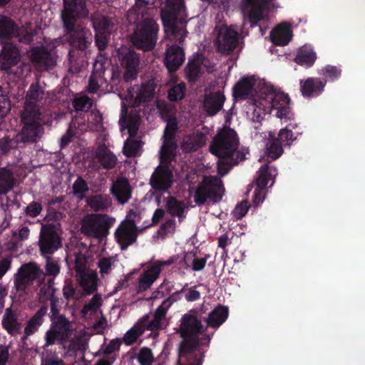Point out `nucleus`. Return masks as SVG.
I'll return each mask as SVG.
<instances>
[{
  "label": "nucleus",
  "mask_w": 365,
  "mask_h": 365,
  "mask_svg": "<svg viewBox=\"0 0 365 365\" xmlns=\"http://www.w3.org/2000/svg\"><path fill=\"white\" fill-rule=\"evenodd\" d=\"M98 319V321L93 324V329L97 334H101L106 328L108 323L106 319L101 315Z\"/></svg>",
  "instance_id": "nucleus-59"
},
{
  "label": "nucleus",
  "mask_w": 365,
  "mask_h": 365,
  "mask_svg": "<svg viewBox=\"0 0 365 365\" xmlns=\"http://www.w3.org/2000/svg\"><path fill=\"white\" fill-rule=\"evenodd\" d=\"M98 158L106 168H112L116 163L115 156L107 148H102L98 152Z\"/></svg>",
  "instance_id": "nucleus-45"
},
{
  "label": "nucleus",
  "mask_w": 365,
  "mask_h": 365,
  "mask_svg": "<svg viewBox=\"0 0 365 365\" xmlns=\"http://www.w3.org/2000/svg\"><path fill=\"white\" fill-rule=\"evenodd\" d=\"M239 34L232 26L217 25L213 31V43L216 49L222 53L229 54L237 46Z\"/></svg>",
  "instance_id": "nucleus-14"
},
{
  "label": "nucleus",
  "mask_w": 365,
  "mask_h": 365,
  "mask_svg": "<svg viewBox=\"0 0 365 365\" xmlns=\"http://www.w3.org/2000/svg\"><path fill=\"white\" fill-rule=\"evenodd\" d=\"M270 38L275 45H287L292 38V31L289 24L287 23L279 24L272 31Z\"/></svg>",
  "instance_id": "nucleus-31"
},
{
  "label": "nucleus",
  "mask_w": 365,
  "mask_h": 365,
  "mask_svg": "<svg viewBox=\"0 0 365 365\" xmlns=\"http://www.w3.org/2000/svg\"><path fill=\"white\" fill-rule=\"evenodd\" d=\"M106 71L105 63L102 59H98L93 64V71L89 79L88 90L90 93H96L99 87L105 82L103 73Z\"/></svg>",
  "instance_id": "nucleus-30"
},
{
  "label": "nucleus",
  "mask_w": 365,
  "mask_h": 365,
  "mask_svg": "<svg viewBox=\"0 0 365 365\" xmlns=\"http://www.w3.org/2000/svg\"><path fill=\"white\" fill-rule=\"evenodd\" d=\"M120 346V341L118 339H113L103 349V353L108 354H111L119 349Z\"/></svg>",
  "instance_id": "nucleus-60"
},
{
  "label": "nucleus",
  "mask_w": 365,
  "mask_h": 365,
  "mask_svg": "<svg viewBox=\"0 0 365 365\" xmlns=\"http://www.w3.org/2000/svg\"><path fill=\"white\" fill-rule=\"evenodd\" d=\"M43 91L37 83L31 84L27 93L24 111L34 112L37 110L39 112L36 104L43 98Z\"/></svg>",
  "instance_id": "nucleus-33"
},
{
  "label": "nucleus",
  "mask_w": 365,
  "mask_h": 365,
  "mask_svg": "<svg viewBox=\"0 0 365 365\" xmlns=\"http://www.w3.org/2000/svg\"><path fill=\"white\" fill-rule=\"evenodd\" d=\"M46 345H51L56 341L61 342L65 347L71 350L81 349L86 339L77 334L73 324L64 317H59L53 322L51 328L46 334Z\"/></svg>",
  "instance_id": "nucleus-6"
},
{
  "label": "nucleus",
  "mask_w": 365,
  "mask_h": 365,
  "mask_svg": "<svg viewBox=\"0 0 365 365\" xmlns=\"http://www.w3.org/2000/svg\"><path fill=\"white\" fill-rule=\"evenodd\" d=\"M230 243V239L227 235H222L218 238V246L222 249H225V247Z\"/></svg>",
  "instance_id": "nucleus-64"
},
{
  "label": "nucleus",
  "mask_w": 365,
  "mask_h": 365,
  "mask_svg": "<svg viewBox=\"0 0 365 365\" xmlns=\"http://www.w3.org/2000/svg\"><path fill=\"white\" fill-rule=\"evenodd\" d=\"M116 262V257H102L98 262V267L102 276L110 272L112 268Z\"/></svg>",
  "instance_id": "nucleus-49"
},
{
  "label": "nucleus",
  "mask_w": 365,
  "mask_h": 365,
  "mask_svg": "<svg viewBox=\"0 0 365 365\" xmlns=\"http://www.w3.org/2000/svg\"><path fill=\"white\" fill-rule=\"evenodd\" d=\"M185 9L181 0H169L161 11V18L166 36L171 41L181 42L186 36L182 16Z\"/></svg>",
  "instance_id": "nucleus-7"
},
{
  "label": "nucleus",
  "mask_w": 365,
  "mask_h": 365,
  "mask_svg": "<svg viewBox=\"0 0 365 365\" xmlns=\"http://www.w3.org/2000/svg\"><path fill=\"white\" fill-rule=\"evenodd\" d=\"M185 86L180 83L171 87L168 91V98L170 101H179L185 96Z\"/></svg>",
  "instance_id": "nucleus-50"
},
{
  "label": "nucleus",
  "mask_w": 365,
  "mask_h": 365,
  "mask_svg": "<svg viewBox=\"0 0 365 365\" xmlns=\"http://www.w3.org/2000/svg\"><path fill=\"white\" fill-rule=\"evenodd\" d=\"M9 359V350L6 346L0 347V365H6Z\"/></svg>",
  "instance_id": "nucleus-63"
},
{
  "label": "nucleus",
  "mask_w": 365,
  "mask_h": 365,
  "mask_svg": "<svg viewBox=\"0 0 365 365\" xmlns=\"http://www.w3.org/2000/svg\"><path fill=\"white\" fill-rule=\"evenodd\" d=\"M175 155L170 153H160V165L150 178V185L153 189L165 192L172 186L174 175L171 163Z\"/></svg>",
  "instance_id": "nucleus-9"
},
{
  "label": "nucleus",
  "mask_w": 365,
  "mask_h": 365,
  "mask_svg": "<svg viewBox=\"0 0 365 365\" xmlns=\"http://www.w3.org/2000/svg\"><path fill=\"white\" fill-rule=\"evenodd\" d=\"M200 297V294L198 291L195 289H189L185 293V297L187 301L192 302L198 299Z\"/></svg>",
  "instance_id": "nucleus-62"
},
{
  "label": "nucleus",
  "mask_w": 365,
  "mask_h": 365,
  "mask_svg": "<svg viewBox=\"0 0 365 365\" xmlns=\"http://www.w3.org/2000/svg\"><path fill=\"white\" fill-rule=\"evenodd\" d=\"M60 239L54 228L50 225L43 226L39 240L41 252L43 255L51 254L60 247Z\"/></svg>",
  "instance_id": "nucleus-24"
},
{
  "label": "nucleus",
  "mask_w": 365,
  "mask_h": 365,
  "mask_svg": "<svg viewBox=\"0 0 365 365\" xmlns=\"http://www.w3.org/2000/svg\"><path fill=\"white\" fill-rule=\"evenodd\" d=\"M92 22L96 31V45L103 50L107 46L108 36L115 29L114 23L105 16L94 17Z\"/></svg>",
  "instance_id": "nucleus-22"
},
{
  "label": "nucleus",
  "mask_w": 365,
  "mask_h": 365,
  "mask_svg": "<svg viewBox=\"0 0 365 365\" xmlns=\"http://www.w3.org/2000/svg\"><path fill=\"white\" fill-rule=\"evenodd\" d=\"M102 298L100 294L94 295L92 299L86 303L81 310L82 317L86 319L98 318L102 315L101 307Z\"/></svg>",
  "instance_id": "nucleus-35"
},
{
  "label": "nucleus",
  "mask_w": 365,
  "mask_h": 365,
  "mask_svg": "<svg viewBox=\"0 0 365 365\" xmlns=\"http://www.w3.org/2000/svg\"><path fill=\"white\" fill-rule=\"evenodd\" d=\"M234 96L249 99L247 114L254 122H261L272 109L281 120L288 122L294 118L288 96L264 79L243 78L234 87Z\"/></svg>",
  "instance_id": "nucleus-1"
},
{
  "label": "nucleus",
  "mask_w": 365,
  "mask_h": 365,
  "mask_svg": "<svg viewBox=\"0 0 365 365\" xmlns=\"http://www.w3.org/2000/svg\"><path fill=\"white\" fill-rule=\"evenodd\" d=\"M133 212H130L126 219L119 225L115 231V238L121 249H126L134 242L137 237V230Z\"/></svg>",
  "instance_id": "nucleus-20"
},
{
  "label": "nucleus",
  "mask_w": 365,
  "mask_h": 365,
  "mask_svg": "<svg viewBox=\"0 0 365 365\" xmlns=\"http://www.w3.org/2000/svg\"><path fill=\"white\" fill-rule=\"evenodd\" d=\"M275 6L274 0H245L242 6L245 21L247 20L254 26L264 19L270 8Z\"/></svg>",
  "instance_id": "nucleus-17"
},
{
  "label": "nucleus",
  "mask_w": 365,
  "mask_h": 365,
  "mask_svg": "<svg viewBox=\"0 0 365 365\" xmlns=\"http://www.w3.org/2000/svg\"><path fill=\"white\" fill-rule=\"evenodd\" d=\"M158 31V25L153 19H144L137 25L132 42L138 48L151 50L156 43Z\"/></svg>",
  "instance_id": "nucleus-12"
},
{
  "label": "nucleus",
  "mask_w": 365,
  "mask_h": 365,
  "mask_svg": "<svg viewBox=\"0 0 365 365\" xmlns=\"http://www.w3.org/2000/svg\"><path fill=\"white\" fill-rule=\"evenodd\" d=\"M115 221L114 217L107 215H87L82 220L81 230L89 237L101 239L108 234Z\"/></svg>",
  "instance_id": "nucleus-11"
},
{
  "label": "nucleus",
  "mask_w": 365,
  "mask_h": 365,
  "mask_svg": "<svg viewBox=\"0 0 365 365\" xmlns=\"http://www.w3.org/2000/svg\"><path fill=\"white\" fill-rule=\"evenodd\" d=\"M205 136L197 133L185 136L182 140L181 148L185 152H191L205 145Z\"/></svg>",
  "instance_id": "nucleus-38"
},
{
  "label": "nucleus",
  "mask_w": 365,
  "mask_h": 365,
  "mask_svg": "<svg viewBox=\"0 0 365 365\" xmlns=\"http://www.w3.org/2000/svg\"><path fill=\"white\" fill-rule=\"evenodd\" d=\"M224 195L222 180L217 177H205L203 181L196 190L194 195L195 202L202 205L207 199L213 202L220 201Z\"/></svg>",
  "instance_id": "nucleus-15"
},
{
  "label": "nucleus",
  "mask_w": 365,
  "mask_h": 365,
  "mask_svg": "<svg viewBox=\"0 0 365 365\" xmlns=\"http://www.w3.org/2000/svg\"><path fill=\"white\" fill-rule=\"evenodd\" d=\"M278 137L281 143H284L289 145L297 138L292 131L287 128L279 130Z\"/></svg>",
  "instance_id": "nucleus-55"
},
{
  "label": "nucleus",
  "mask_w": 365,
  "mask_h": 365,
  "mask_svg": "<svg viewBox=\"0 0 365 365\" xmlns=\"http://www.w3.org/2000/svg\"><path fill=\"white\" fill-rule=\"evenodd\" d=\"M39 112L23 111L21 120L24 123L22 135L26 140L34 141L41 133V126L39 122Z\"/></svg>",
  "instance_id": "nucleus-21"
},
{
  "label": "nucleus",
  "mask_w": 365,
  "mask_h": 365,
  "mask_svg": "<svg viewBox=\"0 0 365 365\" xmlns=\"http://www.w3.org/2000/svg\"><path fill=\"white\" fill-rule=\"evenodd\" d=\"M238 138L231 128H223L214 138L210 150L219 158L217 170L220 175H225L234 165L245 158L247 150H238Z\"/></svg>",
  "instance_id": "nucleus-4"
},
{
  "label": "nucleus",
  "mask_w": 365,
  "mask_h": 365,
  "mask_svg": "<svg viewBox=\"0 0 365 365\" xmlns=\"http://www.w3.org/2000/svg\"><path fill=\"white\" fill-rule=\"evenodd\" d=\"M173 262V258L168 260H160L154 262L140 275L138 279V290L143 291L148 289L158 278L163 267L170 265Z\"/></svg>",
  "instance_id": "nucleus-23"
},
{
  "label": "nucleus",
  "mask_w": 365,
  "mask_h": 365,
  "mask_svg": "<svg viewBox=\"0 0 365 365\" xmlns=\"http://www.w3.org/2000/svg\"><path fill=\"white\" fill-rule=\"evenodd\" d=\"M320 74L324 76L326 81H334L339 77L340 70L334 66H327L321 70Z\"/></svg>",
  "instance_id": "nucleus-53"
},
{
  "label": "nucleus",
  "mask_w": 365,
  "mask_h": 365,
  "mask_svg": "<svg viewBox=\"0 0 365 365\" xmlns=\"http://www.w3.org/2000/svg\"><path fill=\"white\" fill-rule=\"evenodd\" d=\"M11 109L10 101L5 92L0 87V118L6 116Z\"/></svg>",
  "instance_id": "nucleus-52"
},
{
  "label": "nucleus",
  "mask_w": 365,
  "mask_h": 365,
  "mask_svg": "<svg viewBox=\"0 0 365 365\" xmlns=\"http://www.w3.org/2000/svg\"><path fill=\"white\" fill-rule=\"evenodd\" d=\"M170 306V303L168 301H164L157 309L151 320L148 315L143 316L124 334V343L127 345L133 344L145 329L155 330L162 328L165 324V314Z\"/></svg>",
  "instance_id": "nucleus-8"
},
{
  "label": "nucleus",
  "mask_w": 365,
  "mask_h": 365,
  "mask_svg": "<svg viewBox=\"0 0 365 365\" xmlns=\"http://www.w3.org/2000/svg\"><path fill=\"white\" fill-rule=\"evenodd\" d=\"M31 59L39 69H48L56 63L55 54L48 52L43 47L33 48Z\"/></svg>",
  "instance_id": "nucleus-25"
},
{
  "label": "nucleus",
  "mask_w": 365,
  "mask_h": 365,
  "mask_svg": "<svg viewBox=\"0 0 365 365\" xmlns=\"http://www.w3.org/2000/svg\"><path fill=\"white\" fill-rule=\"evenodd\" d=\"M73 105L76 110H84L88 109L91 106L92 101L87 96L79 95L74 98Z\"/></svg>",
  "instance_id": "nucleus-51"
},
{
  "label": "nucleus",
  "mask_w": 365,
  "mask_h": 365,
  "mask_svg": "<svg viewBox=\"0 0 365 365\" xmlns=\"http://www.w3.org/2000/svg\"><path fill=\"white\" fill-rule=\"evenodd\" d=\"M166 208L173 215L178 216L180 218L183 217L185 205L181 202L176 200L170 197L166 201Z\"/></svg>",
  "instance_id": "nucleus-47"
},
{
  "label": "nucleus",
  "mask_w": 365,
  "mask_h": 365,
  "mask_svg": "<svg viewBox=\"0 0 365 365\" xmlns=\"http://www.w3.org/2000/svg\"><path fill=\"white\" fill-rule=\"evenodd\" d=\"M225 100V96L220 90L207 91L203 101L204 108L209 115H215L222 109Z\"/></svg>",
  "instance_id": "nucleus-26"
},
{
  "label": "nucleus",
  "mask_w": 365,
  "mask_h": 365,
  "mask_svg": "<svg viewBox=\"0 0 365 365\" xmlns=\"http://www.w3.org/2000/svg\"><path fill=\"white\" fill-rule=\"evenodd\" d=\"M88 189L86 182L81 178H78L73 185V193L79 198L83 197Z\"/></svg>",
  "instance_id": "nucleus-54"
},
{
  "label": "nucleus",
  "mask_w": 365,
  "mask_h": 365,
  "mask_svg": "<svg viewBox=\"0 0 365 365\" xmlns=\"http://www.w3.org/2000/svg\"><path fill=\"white\" fill-rule=\"evenodd\" d=\"M44 277V273L36 264L29 263L23 265L15 276V294L19 298L21 297L33 280L38 279L41 282Z\"/></svg>",
  "instance_id": "nucleus-16"
},
{
  "label": "nucleus",
  "mask_w": 365,
  "mask_h": 365,
  "mask_svg": "<svg viewBox=\"0 0 365 365\" xmlns=\"http://www.w3.org/2000/svg\"><path fill=\"white\" fill-rule=\"evenodd\" d=\"M46 309L41 308L37 313L29 321L26 328L25 334L29 336L34 334L42 323L43 317L46 314Z\"/></svg>",
  "instance_id": "nucleus-43"
},
{
  "label": "nucleus",
  "mask_w": 365,
  "mask_h": 365,
  "mask_svg": "<svg viewBox=\"0 0 365 365\" xmlns=\"http://www.w3.org/2000/svg\"><path fill=\"white\" fill-rule=\"evenodd\" d=\"M2 324L4 329L12 334L19 333L21 329V322L19 319L17 314L10 309H6L2 319Z\"/></svg>",
  "instance_id": "nucleus-36"
},
{
  "label": "nucleus",
  "mask_w": 365,
  "mask_h": 365,
  "mask_svg": "<svg viewBox=\"0 0 365 365\" xmlns=\"http://www.w3.org/2000/svg\"><path fill=\"white\" fill-rule=\"evenodd\" d=\"M155 93V83L153 80H149L147 83L142 84L141 86L132 87L128 89L126 93L122 99V110L119 123L121 127L123 135L126 131L129 138L124 143V153L128 156H135L138 155L142 146V143L137 139L133 138L136 135L140 125V117L138 114H132L126 117V106L135 107L138 105L148 102L153 99Z\"/></svg>",
  "instance_id": "nucleus-2"
},
{
  "label": "nucleus",
  "mask_w": 365,
  "mask_h": 365,
  "mask_svg": "<svg viewBox=\"0 0 365 365\" xmlns=\"http://www.w3.org/2000/svg\"><path fill=\"white\" fill-rule=\"evenodd\" d=\"M177 121L175 118H170L167 121V125L163 135V143L160 153L175 155L177 145L173 141V137L177 129Z\"/></svg>",
  "instance_id": "nucleus-28"
},
{
  "label": "nucleus",
  "mask_w": 365,
  "mask_h": 365,
  "mask_svg": "<svg viewBox=\"0 0 365 365\" xmlns=\"http://www.w3.org/2000/svg\"><path fill=\"white\" fill-rule=\"evenodd\" d=\"M11 259L4 258L0 260V279L11 267Z\"/></svg>",
  "instance_id": "nucleus-61"
},
{
  "label": "nucleus",
  "mask_w": 365,
  "mask_h": 365,
  "mask_svg": "<svg viewBox=\"0 0 365 365\" xmlns=\"http://www.w3.org/2000/svg\"><path fill=\"white\" fill-rule=\"evenodd\" d=\"M184 53L178 46H169L165 53V64L170 72L178 69L184 61Z\"/></svg>",
  "instance_id": "nucleus-29"
},
{
  "label": "nucleus",
  "mask_w": 365,
  "mask_h": 365,
  "mask_svg": "<svg viewBox=\"0 0 365 365\" xmlns=\"http://www.w3.org/2000/svg\"><path fill=\"white\" fill-rule=\"evenodd\" d=\"M46 269L47 274L53 277H56L60 271V267L58 262L52 259H48Z\"/></svg>",
  "instance_id": "nucleus-57"
},
{
  "label": "nucleus",
  "mask_w": 365,
  "mask_h": 365,
  "mask_svg": "<svg viewBox=\"0 0 365 365\" xmlns=\"http://www.w3.org/2000/svg\"><path fill=\"white\" fill-rule=\"evenodd\" d=\"M111 192L121 204L127 202L131 196L130 185L128 180L124 178H119L113 183Z\"/></svg>",
  "instance_id": "nucleus-32"
},
{
  "label": "nucleus",
  "mask_w": 365,
  "mask_h": 365,
  "mask_svg": "<svg viewBox=\"0 0 365 365\" xmlns=\"http://www.w3.org/2000/svg\"><path fill=\"white\" fill-rule=\"evenodd\" d=\"M88 205L93 210H103L111 206L112 201L106 195H98L87 199Z\"/></svg>",
  "instance_id": "nucleus-41"
},
{
  "label": "nucleus",
  "mask_w": 365,
  "mask_h": 365,
  "mask_svg": "<svg viewBox=\"0 0 365 365\" xmlns=\"http://www.w3.org/2000/svg\"><path fill=\"white\" fill-rule=\"evenodd\" d=\"M266 155L272 160L277 159L283 153L281 143L278 138L269 135L266 143Z\"/></svg>",
  "instance_id": "nucleus-42"
},
{
  "label": "nucleus",
  "mask_w": 365,
  "mask_h": 365,
  "mask_svg": "<svg viewBox=\"0 0 365 365\" xmlns=\"http://www.w3.org/2000/svg\"><path fill=\"white\" fill-rule=\"evenodd\" d=\"M317 58L316 53L310 46L305 45L300 48L295 57V62L302 66H310Z\"/></svg>",
  "instance_id": "nucleus-39"
},
{
  "label": "nucleus",
  "mask_w": 365,
  "mask_h": 365,
  "mask_svg": "<svg viewBox=\"0 0 365 365\" xmlns=\"http://www.w3.org/2000/svg\"><path fill=\"white\" fill-rule=\"evenodd\" d=\"M227 317V307L218 306L209 314L207 319V327L217 329L225 322Z\"/></svg>",
  "instance_id": "nucleus-37"
},
{
  "label": "nucleus",
  "mask_w": 365,
  "mask_h": 365,
  "mask_svg": "<svg viewBox=\"0 0 365 365\" xmlns=\"http://www.w3.org/2000/svg\"><path fill=\"white\" fill-rule=\"evenodd\" d=\"M19 61L20 53L18 48L11 43L6 44L0 54V69H10L16 66Z\"/></svg>",
  "instance_id": "nucleus-27"
},
{
  "label": "nucleus",
  "mask_w": 365,
  "mask_h": 365,
  "mask_svg": "<svg viewBox=\"0 0 365 365\" xmlns=\"http://www.w3.org/2000/svg\"><path fill=\"white\" fill-rule=\"evenodd\" d=\"M277 175V170L274 168L268 167L266 164L259 168L257 179V188L253 197L255 205H258L263 201L265 195L264 188L273 185V180Z\"/></svg>",
  "instance_id": "nucleus-19"
},
{
  "label": "nucleus",
  "mask_w": 365,
  "mask_h": 365,
  "mask_svg": "<svg viewBox=\"0 0 365 365\" xmlns=\"http://www.w3.org/2000/svg\"><path fill=\"white\" fill-rule=\"evenodd\" d=\"M15 26L14 22L6 16H0V36L11 37L14 34Z\"/></svg>",
  "instance_id": "nucleus-48"
},
{
  "label": "nucleus",
  "mask_w": 365,
  "mask_h": 365,
  "mask_svg": "<svg viewBox=\"0 0 365 365\" xmlns=\"http://www.w3.org/2000/svg\"><path fill=\"white\" fill-rule=\"evenodd\" d=\"M130 358L136 359L140 365H152L154 360L151 350L147 347L140 349L138 352L133 351Z\"/></svg>",
  "instance_id": "nucleus-44"
},
{
  "label": "nucleus",
  "mask_w": 365,
  "mask_h": 365,
  "mask_svg": "<svg viewBox=\"0 0 365 365\" xmlns=\"http://www.w3.org/2000/svg\"><path fill=\"white\" fill-rule=\"evenodd\" d=\"M64 9L61 12V19L66 31L70 33L71 44L78 49H85L91 42V33L86 29H75L76 18L86 17L88 10L83 0H63Z\"/></svg>",
  "instance_id": "nucleus-5"
},
{
  "label": "nucleus",
  "mask_w": 365,
  "mask_h": 365,
  "mask_svg": "<svg viewBox=\"0 0 365 365\" xmlns=\"http://www.w3.org/2000/svg\"><path fill=\"white\" fill-rule=\"evenodd\" d=\"M75 257V269L79 285L85 293L89 294L95 292L98 285V276L96 271L86 268L87 259L82 252L68 254L69 257Z\"/></svg>",
  "instance_id": "nucleus-10"
},
{
  "label": "nucleus",
  "mask_w": 365,
  "mask_h": 365,
  "mask_svg": "<svg viewBox=\"0 0 365 365\" xmlns=\"http://www.w3.org/2000/svg\"><path fill=\"white\" fill-rule=\"evenodd\" d=\"M248 202L247 201H242L240 204H237L233 210V215L237 219H240L244 217L248 211Z\"/></svg>",
  "instance_id": "nucleus-56"
},
{
  "label": "nucleus",
  "mask_w": 365,
  "mask_h": 365,
  "mask_svg": "<svg viewBox=\"0 0 365 365\" xmlns=\"http://www.w3.org/2000/svg\"><path fill=\"white\" fill-rule=\"evenodd\" d=\"M325 83L317 78H308L300 81L301 91L304 96L314 97L319 95L324 90Z\"/></svg>",
  "instance_id": "nucleus-34"
},
{
  "label": "nucleus",
  "mask_w": 365,
  "mask_h": 365,
  "mask_svg": "<svg viewBox=\"0 0 365 365\" xmlns=\"http://www.w3.org/2000/svg\"><path fill=\"white\" fill-rule=\"evenodd\" d=\"M185 268H191L194 271L202 270L207 262L206 257H198L193 252L185 253L183 259Z\"/></svg>",
  "instance_id": "nucleus-40"
},
{
  "label": "nucleus",
  "mask_w": 365,
  "mask_h": 365,
  "mask_svg": "<svg viewBox=\"0 0 365 365\" xmlns=\"http://www.w3.org/2000/svg\"><path fill=\"white\" fill-rule=\"evenodd\" d=\"M116 56L124 69L123 78L125 81L137 77L139 66V57L135 52L127 46H120L116 50Z\"/></svg>",
  "instance_id": "nucleus-18"
},
{
  "label": "nucleus",
  "mask_w": 365,
  "mask_h": 365,
  "mask_svg": "<svg viewBox=\"0 0 365 365\" xmlns=\"http://www.w3.org/2000/svg\"><path fill=\"white\" fill-rule=\"evenodd\" d=\"M41 211V206L37 202L29 204L26 208V212L31 217H36Z\"/></svg>",
  "instance_id": "nucleus-58"
},
{
  "label": "nucleus",
  "mask_w": 365,
  "mask_h": 365,
  "mask_svg": "<svg viewBox=\"0 0 365 365\" xmlns=\"http://www.w3.org/2000/svg\"><path fill=\"white\" fill-rule=\"evenodd\" d=\"M88 125L84 123V118L76 117L72 120L68 130L61 139V147L66 145L73 135L81 134L88 129L101 131L103 128V118L98 111H92L88 115Z\"/></svg>",
  "instance_id": "nucleus-13"
},
{
  "label": "nucleus",
  "mask_w": 365,
  "mask_h": 365,
  "mask_svg": "<svg viewBox=\"0 0 365 365\" xmlns=\"http://www.w3.org/2000/svg\"><path fill=\"white\" fill-rule=\"evenodd\" d=\"M14 185V178L9 170L2 169L0 170V193H6L10 190Z\"/></svg>",
  "instance_id": "nucleus-46"
},
{
  "label": "nucleus",
  "mask_w": 365,
  "mask_h": 365,
  "mask_svg": "<svg viewBox=\"0 0 365 365\" xmlns=\"http://www.w3.org/2000/svg\"><path fill=\"white\" fill-rule=\"evenodd\" d=\"M207 327H204L197 318L191 314H185L181 319L180 331L184 339L179 351V364L187 361L200 360L202 362V354L200 356L194 351H200L210 344L212 333H206Z\"/></svg>",
  "instance_id": "nucleus-3"
}]
</instances>
